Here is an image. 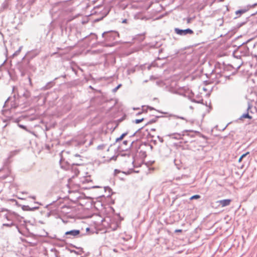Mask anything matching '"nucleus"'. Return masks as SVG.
<instances>
[{"label": "nucleus", "mask_w": 257, "mask_h": 257, "mask_svg": "<svg viewBox=\"0 0 257 257\" xmlns=\"http://www.w3.org/2000/svg\"><path fill=\"white\" fill-rule=\"evenodd\" d=\"M93 140L89 136H81L76 138L74 141V145L76 146L80 147L85 145L86 147L90 146L93 143Z\"/></svg>", "instance_id": "1"}, {"label": "nucleus", "mask_w": 257, "mask_h": 257, "mask_svg": "<svg viewBox=\"0 0 257 257\" xmlns=\"http://www.w3.org/2000/svg\"><path fill=\"white\" fill-rule=\"evenodd\" d=\"M33 66L30 64L29 61L20 63L18 65V70L21 73V75L24 77L27 74L28 69H31Z\"/></svg>", "instance_id": "2"}, {"label": "nucleus", "mask_w": 257, "mask_h": 257, "mask_svg": "<svg viewBox=\"0 0 257 257\" xmlns=\"http://www.w3.org/2000/svg\"><path fill=\"white\" fill-rule=\"evenodd\" d=\"M174 31L177 34L181 36H185L187 34L192 35L194 34V32L189 28L185 30H181L179 28H175Z\"/></svg>", "instance_id": "3"}, {"label": "nucleus", "mask_w": 257, "mask_h": 257, "mask_svg": "<svg viewBox=\"0 0 257 257\" xmlns=\"http://www.w3.org/2000/svg\"><path fill=\"white\" fill-rule=\"evenodd\" d=\"M169 123L174 125L175 127H176L178 124L179 122L176 120L177 118H180L183 120H185V118L184 117L178 116L173 114H170L169 116Z\"/></svg>", "instance_id": "4"}, {"label": "nucleus", "mask_w": 257, "mask_h": 257, "mask_svg": "<svg viewBox=\"0 0 257 257\" xmlns=\"http://www.w3.org/2000/svg\"><path fill=\"white\" fill-rule=\"evenodd\" d=\"M80 233L79 230L74 229L70 231H66L65 233V236L66 238H73L78 236Z\"/></svg>", "instance_id": "5"}, {"label": "nucleus", "mask_w": 257, "mask_h": 257, "mask_svg": "<svg viewBox=\"0 0 257 257\" xmlns=\"http://www.w3.org/2000/svg\"><path fill=\"white\" fill-rule=\"evenodd\" d=\"M115 35L116 33L112 31L105 32L102 34V37L107 41L111 40V38H114Z\"/></svg>", "instance_id": "6"}, {"label": "nucleus", "mask_w": 257, "mask_h": 257, "mask_svg": "<svg viewBox=\"0 0 257 257\" xmlns=\"http://www.w3.org/2000/svg\"><path fill=\"white\" fill-rule=\"evenodd\" d=\"M188 131H184L182 133H174L170 135H169L168 136L170 137L171 138L175 140H180L182 139V137L185 135V133H187Z\"/></svg>", "instance_id": "7"}, {"label": "nucleus", "mask_w": 257, "mask_h": 257, "mask_svg": "<svg viewBox=\"0 0 257 257\" xmlns=\"http://www.w3.org/2000/svg\"><path fill=\"white\" fill-rule=\"evenodd\" d=\"M125 152H124V151H122V152L120 153L119 155L121 157H125L127 156L130 159V162L132 163H133L134 162V157L133 155H131V152L130 151L125 150Z\"/></svg>", "instance_id": "8"}, {"label": "nucleus", "mask_w": 257, "mask_h": 257, "mask_svg": "<svg viewBox=\"0 0 257 257\" xmlns=\"http://www.w3.org/2000/svg\"><path fill=\"white\" fill-rule=\"evenodd\" d=\"M129 143L130 142L127 141H123L122 144L119 147L120 150L121 151L127 150L128 149V148H130V146L133 145V144L134 143V142H132L131 143V145H128Z\"/></svg>", "instance_id": "9"}, {"label": "nucleus", "mask_w": 257, "mask_h": 257, "mask_svg": "<svg viewBox=\"0 0 257 257\" xmlns=\"http://www.w3.org/2000/svg\"><path fill=\"white\" fill-rule=\"evenodd\" d=\"M5 216H6V218H7V219L8 221H9L10 222L7 223H4L3 224L4 226L11 227V226L15 225V224L13 221L12 216L11 215H6Z\"/></svg>", "instance_id": "10"}, {"label": "nucleus", "mask_w": 257, "mask_h": 257, "mask_svg": "<svg viewBox=\"0 0 257 257\" xmlns=\"http://www.w3.org/2000/svg\"><path fill=\"white\" fill-rule=\"evenodd\" d=\"M251 107V106L250 104H248L247 110L248 111L249 109H250ZM252 116L249 114L248 112L245 113H243L242 115H241L240 117L239 118V120H243L244 118H249L251 119L252 118Z\"/></svg>", "instance_id": "11"}, {"label": "nucleus", "mask_w": 257, "mask_h": 257, "mask_svg": "<svg viewBox=\"0 0 257 257\" xmlns=\"http://www.w3.org/2000/svg\"><path fill=\"white\" fill-rule=\"evenodd\" d=\"M231 201V200L230 199H227L219 200L218 202L222 207H225L228 206L230 204Z\"/></svg>", "instance_id": "12"}, {"label": "nucleus", "mask_w": 257, "mask_h": 257, "mask_svg": "<svg viewBox=\"0 0 257 257\" xmlns=\"http://www.w3.org/2000/svg\"><path fill=\"white\" fill-rule=\"evenodd\" d=\"M51 257H60V252L55 248H52L50 250Z\"/></svg>", "instance_id": "13"}, {"label": "nucleus", "mask_w": 257, "mask_h": 257, "mask_svg": "<svg viewBox=\"0 0 257 257\" xmlns=\"http://www.w3.org/2000/svg\"><path fill=\"white\" fill-rule=\"evenodd\" d=\"M39 207L38 206H35V207H33L32 208H31L28 205H24L22 207L23 210H26V211H34L35 210H37V209H39Z\"/></svg>", "instance_id": "14"}, {"label": "nucleus", "mask_w": 257, "mask_h": 257, "mask_svg": "<svg viewBox=\"0 0 257 257\" xmlns=\"http://www.w3.org/2000/svg\"><path fill=\"white\" fill-rule=\"evenodd\" d=\"M242 49H243V52L242 55H246V54L248 53V49L246 48V47H242L241 48H239L237 51L235 53L236 54L237 53L240 52V53H242Z\"/></svg>", "instance_id": "15"}, {"label": "nucleus", "mask_w": 257, "mask_h": 257, "mask_svg": "<svg viewBox=\"0 0 257 257\" xmlns=\"http://www.w3.org/2000/svg\"><path fill=\"white\" fill-rule=\"evenodd\" d=\"M54 85V82L53 81H50L46 84V85L43 87V89L45 90L50 89Z\"/></svg>", "instance_id": "16"}, {"label": "nucleus", "mask_w": 257, "mask_h": 257, "mask_svg": "<svg viewBox=\"0 0 257 257\" xmlns=\"http://www.w3.org/2000/svg\"><path fill=\"white\" fill-rule=\"evenodd\" d=\"M97 38V36L95 34H92V33H91L89 37H86V39L87 40L91 39L92 40H96Z\"/></svg>", "instance_id": "17"}, {"label": "nucleus", "mask_w": 257, "mask_h": 257, "mask_svg": "<svg viewBox=\"0 0 257 257\" xmlns=\"http://www.w3.org/2000/svg\"><path fill=\"white\" fill-rule=\"evenodd\" d=\"M106 147V145H105V144H101V145H98L97 147V150H104V149H105Z\"/></svg>", "instance_id": "18"}, {"label": "nucleus", "mask_w": 257, "mask_h": 257, "mask_svg": "<svg viewBox=\"0 0 257 257\" xmlns=\"http://www.w3.org/2000/svg\"><path fill=\"white\" fill-rule=\"evenodd\" d=\"M21 48H22V47H20L19 48V49L16 51L12 55V56L13 57H15V56H17V55H18L19 54V53H20L21 51Z\"/></svg>", "instance_id": "19"}, {"label": "nucleus", "mask_w": 257, "mask_h": 257, "mask_svg": "<svg viewBox=\"0 0 257 257\" xmlns=\"http://www.w3.org/2000/svg\"><path fill=\"white\" fill-rule=\"evenodd\" d=\"M126 135V133H123L122 134L119 138H117L116 139V142H118L119 141H120L123 139V138Z\"/></svg>", "instance_id": "20"}, {"label": "nucleus", "mask_w": 257, "mask_h": 257, "mask_svg": "<svg viewBox=\"0 0 257 257\" xmlns=\"http://www.w3.org/2000/svg\"><path fill=\"white\" fill-rule=\"evenodd\" d=\"M200 198V195H195L192 196L190 198V200L197 199H199Z\"/></svg>", "instance_id": "21"}, {"label": "nucleus", "mask_w": 257, "mask_h": 257, "mask_svg": "<svg viewBox=\"0 0 257 257\" xmlns=\"http://www.w3.org/2000/svg\"><path fill=\"white\" fill-rule=\"evenodd\" d=\"M144 119L143 118H141V119H136V120L134 121V122H135L136 123L138 124V123H139L141 122L142 121H143L144 120Z\"/></svg>", "instance_id": "22"}, {"label": "nucleus", "mask_w": 257, "mask_h": 257, "mask_svg": "<svg viewBox=\"0 0 257 257\" xmlns=\"http://www.w3.org/2000/svg\"><path fill=\"white\" fill-rule=\"evenodd\" d=\"M23 96L25 97L26 98H28L29 97V93L28 92H26L23 94Z\"/></svg>", "instance_id": "23"}, {"label": "nucleus", "mask_w": 257, "mask_h": 257, "mask_svg": "<svg viewBox=\"0 0 257 257\" xmlns=\"http://www.w3.org/2000/svg\"><path fill=\"white\" fill-rule=\"evenodd\" d=\"M244 12V11H243V10H238V11H237L236 12V14H242Z\"/></svg>", "instance_id": "24"}, {"label": "nucleus", "mask_w": 257, "mask_h": 257, "mask_svg": "<svg viewBox=\"0 0 257 257\" xmlns=\"http://www.w3.org/2000/svg\"><path fill=\"white\" fill-rule=\"evenodd\" d=\"M249 152H246V153L245 154H243V155H242L240 157H241V158H244L245 157H246L248 154H249Z\"/></svg>", "instance_id": "25"}, {"label": "nucleus", "mask_w": 257, "mask_h": 257, "mask_svg": "<svg viewBox=\"0 0 257 257\" xmlns=\"http://www.w3.org/2000/svg\"><path fill=\"white\" fill-rule=\"evenodd\" d=\"M158 138L160 142L163 143L164 142V140L162 137L158 136Z\"/></svg>", "instance_id": "26"}, {"label": "nucleus", "mask_w": 257, "mask_h": 257, "mask_svg": "<svg viewBox=\"0 0 257 257\" xmlns=\"http://www.w3.org/2000/svg\"><path fill=\"white\" fill-rule=\"evenodd\" d=\"M121 85H118L116 87H115V88L113 89V91L115 92L116 91L117 89Z\"/></svg>", "instance_id": "27"}, {"label": "nucleus", "mask_w": 257, "mask_h": 257, "mask_svg": "<svg viewBox=\"0 0 257 257\" xmlns=\"http://www.w3.org/2000/svg\"><path fill=\"white\" fill-rule=\"evenodd\" d=\"M10 98H9L7 101L5 102V105H8L9 102H10Z\"/></svg>", "instance_id": "28"}, {"label": "nucleus", "mask_w": 257, "mask_h": 257, "mask_svg": "<svg viewBox=\"0 0 257 257\" xmlns=\"http://www.w3.org/2000/svg\"><path fill=\"white\" fill-rule=\"evenodd\" d=\"M191 20H192V18H188L187 19V23H190L191 22Z\"/></svg>", "instance_id": "29"}, {"label": "nucleus", "mask_w": 257, "mask_h": 257, "mask_svg": "<svg viewBox=\"0 0 257 257\" xmlns=\"http://www.w3.org/2000/svg\"><path fill=\"white\" fill-rule=\"evenodd\" d=\"M28 78H29V81L30 83L31 84L32 80H31V77L30 76H29Z\"/></svg>", "instance_id": "30"}, {"label": "nucleus", "mask_w": 257, "mask_h": 257, "mask_svg": "<svg viewBox=\"0 0 257 257\" xmlns=\"http://www.w3.org/2000/svg\"><path fill=\"white\" fill-rule=\"evenodd\" d=\"M175 232H182V230L181 229H177L175 230Z\"/></svg>", "instance_id": "31"}, {"label": "nucleus", "mask_w": 257, "mask_h": 257, "mask_svg": "<svg viewBox=\"0 0 257 257\" xmlns=\"http://www.w3.org/2000/svg\"><path fill=\"white\" fill-rule=\"evenodd\" d=\"M116 159V157H112L110 158V160H115Z\"/></svg>", "instance_id": "32"}, {"label": "nucleus", "mask_w": 257, "mask_h": 257, "mask_svg": "<svg viewBox=\"0 0 257 257\" xmlns=\"http://www.w3.org/2000/svg\"><path fill=\"white\" fill-rule=\"evenodd\" d=\"M122 23H127V20L126 19H124L122 22Z\"/></svg>", "instance_id": "33"}, {"label": "nucleus", "mask_w": 257, "mask_h": 257, "mask_svg": "<svg viewBox=\"0 0 257 257\" xmlns=\"http://www.w3.org/2000/svg\"><path fill=\"white\" fill-rule=\"evenodd\" d=\"M242 158H241V157H240L238 160V162H240L241 161V160H242Z\"/></svg>", "instance_id": "34"}, {"label": "nucleus", "mask_w": 257, "mask_h": 257, "mask_svg": "<svg viewBox=\"0 0 257 257\" xmlns=\"http://www.w3.org/2000/svg\"><path fill=\"white\" fill-rule=\"evenodd\" d=\"M20 127H22V128H26V127H25V126H24V125H20Z\"/></svg>", "instance_id": "35"}, {"label": "nucleus", "mask_w": 257, "mask_h": 257, "mask_svg": "<svg viewBox=\"0 0 257 257\" xmlns=\"http://www.w3.org/2000/svg\"><path fill=\"white\" fill-rule=\"evenodd\" d=\"M31 198H32V199H34V200H35V199H36V197H35V196H32V197H31Z\"/></svg>", "instance_id": "36"}, {"label": "nucleus", "mask_w": 257, "mask_h": 257, "mask_svg": "<svg viewBox=\"0 0 257 257\" xmlns=\"http://www.w3.org/2000/svg\"><path fill=\"white\" fill-rule=\"evenodd\" d=\"M235 54H234V55L235 57H236V58H238V57H240V56H238V55H235Z\"/></svg>", "instance_id": "37"}, {"label": "nucleus", "mask_w": 257, "mask_h": 257, "mask_svg": "<svg viewBox=\"0 0 257 257\" xmlns=\"http://www.w3.org/2000/svg\"><path fill=\"white\" fill-rule=\"evenodd\" d=\"M75 156L76 157H80V155H78V154H76Z\"/></svg>", "instance_id": "38"}, {"label": "nucleus", "mask_w": 257, "mask_h": 257, "mask_svg": "<svg viewBox=\"0 0 257 257\" xmlns=\"http://www.w3.org/2000/svg\"><path fill=\"white\" fill-rule=\"evenodd\" d=\"M162 113L163 114H167V112H162Z\"/></svg>", "instance_id": "39"}, {"label": "nucleus", "mask_w": 257, "mask_h": 257, "mask_svg": "<svg viewBox=\"0 0 257 257\" xmlns=\"http://www.w3.org/2000/svg\"><path fill=\"white\" fill-rule=\"evenodd\" d=\"M240 66H241V65H239L237 67V68H239V67H240Z\"/></svg>", "instance_id": "40"}, {"label": "nucleus", "mask_w": 257, "mask_h": 257, "mask_svg": "<svg viewBox=\"0 0 257 257\" xmlns=\"http://www.w3.org/2000/svg\"><path fill=\"white\" fill-rule=\"evenodd\" d=\"M35 203L39 204V203L38 202H35Z\"/></svg>", "instance_id": "41"}, {"label": "nucleus", "mask_w": 257, "mask_h": 257, "mask_svg": "<svg viewBox=\"0 0 257 257\" xmlns=\"http://www.w3.org/2000/svg\"><path fill=\"white\" fill-rule=\"evenodd\" d=\"M143 36V40H144V39H145V37H144V36Z\"/></svg>", "instance_id": "42"}]
</instances>
